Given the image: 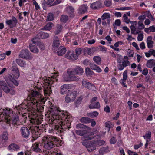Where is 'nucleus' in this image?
<instances>
[{"label":"nucleus","instance_id":"nucleus-32","mask_svg":"<svg viewBox=\"0 0 155 155\" xmlns=\"http://www.w3.org/2000/svg\"><path fill=\"white\" fill-rule=\"evenodd\" d=\"M37 36L40 38V39H45L48 38V34L42 32H41L37 34Z\"/></svg>","mask_w":155,"mask_h":155},{"label":"nucleus","instance_id":"nucleus-30","mask_svg":"<svg viewBox=\"0 0 155 155\" xmlns=\"http://www.w3.org/2000/svg\"><path fill=\"white\" fill-rule=\"evenodd\" d=\"M87 10V7L84 5H81L78 9V13L81 14L84 13Z\"/></svg>","mask_w":155,"mask_h":155},{"label":"nucleus","instance_id":"nucleus-9","mask_svg":"<svg viewBox=\"0 0 155 155\" xmlns=\"http://www.w3.org/2000/svg\"><path fill=\"white\" fill-rule=\"evenodd\" d=\"M73 85L71 84H64L61 87L60 92L62 94H65L67 93V91H69L68 89H71L73 87Z\"/></svg>","mask_w":155,"mask_h":155},{"label":"nucleus","instance_id":"nucleus-1","mask_svg":"<svg viewBox=\"0 0 155 155\" xmlns=\"http://www.w3.org/2000/svg\"><path fill=\"white\" fill-rule=\"evenodd\" d=\"M43 140L44 143L40 144L38 142H36L33 144L32 146V150L36 152H41L42 146L45 149L49 150L53 148L55 146H61L62 141L56 137L48 136L43 138Z\"/></svg>","mask_w":155,"mask_h":155},{"label":"nucleus","instance_id":"nucleus-24","mask_svg":"<svg viewBox=\"0 0 155 155\" xmlns=\"http://www.w3.org/2000/svg\"><path fill=\"white\" fill-rule=\"evenodd\" d=\"M66 51V50L65 48L62 46H60L58 49L57 54L58 55L61 56L64 54Z\"/></svg>","mask_w":155,"mask_h":155},{"label":"nucleus","instance_id":"nucleus-39","mask_svg":"<svg viewBox=\"0 0 155 155\" xmlns=\"http://www.w3.org/2000/svg\"><path fill=\"white\" fill-rule=\"evenodd\" d=\"M22 104H21L18 106H15L14 109H16L19 113L20 111H22L23 110H24L26 109L25 108H24L22 106Z\"/></svg>","mask_w":155,"mask_h":155},{"label":"nucleus","instance_id":"nucleus-53","mask_svg":"<svg viewBox=\"0 0 155 155\" xmlns=\"http://www.w3.org/2000/svg\"><path fill=\"white\" fill-rule=\"evenodd\" d=\"M101 19L102 20H104L106 19H108L110 18V15L108 13H105L101 16Z\"/></svg>","mask_w":155,"mask_h":155},{"label":"nucleus","instance_id":"nucleus-62","mask_svg":"<svg viewBox=\"0 0 155 155\" xmlns=\"http://www.w3.org/2000/svg\"><path fill=\"white\" fill-rule=\"evenodd\" d=\"M128 56L129 57H133L134 55V52L132 50L129 49L127 51Z\"/></svg>","mask_w":155,"mask_h":155},{"label":"nucleus","instance_id":"nucleus-25","mask_svg":"<svg viewBox=\"0 0 155 155\" xmlns=\"http://www.w3.org/2000/svg\"><path fill=\"white\" fill-rule=\"evenodd\" d=\"M146 65L147 67L149 68H152L155 65V60L153 59L148 60Z\"/></svg>","mask_w":155,"mask_h":155},{"label":"nucleus","instance_id":"nucleus-27","mask_svg":"<svg viewBox=\"0 0 155 155\" xmlns=\"http://www.w3.org/2000/svg\"><path fill=\"white\" fill-rule=\"evenodd\" d=\"M90 66L92 69L96 70L98 72H101L102 71L101 69L99 67L94 63H90Z\"/></svg>","mask_w":155,"mask_h":155},{"label":"nucleus","instance_id":"nucleus-6","mask_svg":"<svg viewBox=\"0 0 155 155\" xmlns=\"http://www.w3.org/2000/svg\"><path fill=\"white\" fill-rule=\"evenodd\" d=\"M11 71L15 78H18L20 75L19 71L16 64L15 63L14 61H13L12 64Z\"/></svg>","mask_w":155,"mask_h":155},{"label":"nucleus","instance_id":"nucleus-20","mask_svg":"<svg viewBox=\"0 0 155 155\" xmlns=\"http://www.w3.org/2000/svg\"><path fill=\"white\" fill-rule=\"evenodd\" d=\"M17 23V20L16 18L14 16L12 17V20H7L6 21V24L8 25H12V26L11 27H13L16 26Z\"/></svg>","mask_w":155,"mask_h":155},{"label":"nucleus","instance_id":"nucleus-33","mask_svg":"<svg viewBox=\"0 0 155 155\" xmlns=\"http://www.w3.org/2000/svg\"><path fill=\"white\" fill-rule=\"evenodd\" d=\"M63 28V26L60 24L57 25L54 31V33L55 35H57L59 34L62 31Z\"/></svg>","mask_w":155,"mask_h":155},{"label":"nucleus","instance_id":"nucleus-8","mask_svg":"<svg viewBox=\"0 0 155 155\" xmlns=\"http://www.w3.org/2000/svg\"><path fill=\"white\" fill-rule=\"evenodd\" d=\"M5 79L8 84L12 83L16 86H18L19 84L18 82L12 75L9 74L6 76L5 77Z\"/></svg>","mask_w":155,"mask_h":155},{"label":"nucleus","instance_id":"nucleus-60","mask_svg":"<svg viewBox=\"0 0 155 155\" xmlns=\"http://www.w3.org/2000/svg\"><path fill=\"white\" fill-rule=\"evenodd\" d=\"M32 122H33L35 124H41V120L38 118H35L33 120V121Z\"/></svg>","mask_w":155,"mask_h":155},{"label":"nucleus","instance_id":"nucleus-46","mask_svg":"<svg viewBox=\"0 0 155 155\" xmlns=\"http://www.w3.org/2000/svg\"><path fill=\"white\" fill-rule=\"evenodd\" d=\"M76 127L77 129L78 130H80V129H85L86 128H87V127L86 126H85L83 124H82L81 123H79V124H78L76 125Z\"/></svg>","mask_w":155,"mask_h":155},{"label":"nucleus","instance_id":"nucleus-23","mask_svg":"<svg viewBox=\"0 0 155 155\" xmlns=\"http://www.w3.org/2000/svg\"><path fill=\"white\" fill-rule=\"evenodd\" d=\"M60 45L58 37L54 36L53 39L52 46L53 48H56L58 47Z\"/></svg>","mask_w":155,"mask_h":155},{"label":"nucleus","instance_id":"nucleus-61","mask_svg":"<svg viewBox=\"0 0 155 155\" xmlns=\"http://www.w3.org/2000/svg\"><path fill=\"white\" fill-rule=\"evenodd\" d=\"M104 5L107 6L109 7L111 4V0H105L104 2Z\"/></svg>","mask_w":155,"mask_h":155},{"label":"nucleus","instance_id":"nucleus-48","mask_svg":"<svg viewBox=\"0 0 155 155\" xmlns=\"http://www.w3.org/2000/svg\"><path fill=\"white\" fill-rule=\"evenodd\" d=\"M98 113L97 111L92 112L87 114V116L91 117H96L98 115Z\"/></svg>","mask_w":155,"mask_h":155},{"label":"nucleus","instance_id":"nucleus-18","mask_svg":"<svg viewBox=\"0 0 155 155\" xmlns=\"http://www.w3.org/2000/svg\"><path fill=\"white\" fill-rule=\"evenodd\" d=\"M8 139V134L6 131L4 132L0 137V143H4Z\"/></svg>","mask_w":155,"mask_h":155},{"label":"nucleus","instance_id":"nucleus-13","mask_svg":"<svg viewBox=\"0 0 155 155\" xmlns=\"http://www.w3.org/2000/svg\"><path fill=\"white\" fill-rule=\"evenodd\" d=\"M82 85L86 88L90 90H94L95 89V86L93 84L85 80L82 81Z\"/></svg>","mask_w":155,"mask_h":155},{"label":"nucleus","instance_id":"nucleus-38","mask_svg":"<svg viewBox=\"0 0 155 155\" xmlns=\"http://www.w3.org/2000/svg\"><path fill=\"white\" fill-rule=\"evenodd\" d=\"M114 125L110 121H107L106 122L105 124V127H107L108 128V132H109L111 128L113 127Z\"/></svg>","mask_w":155,"mask_h":155},{"label":"nucleus","instance_id":"nucleus-45","mask_svg":"<svg viewBox=\"0 0 155 155\" xmlns=\"http://www.w3.org/2000/svg\"><path fill=\"white\" fill-rule=\"evenodd\" d=\"M143 21H140L138 23V29L142 30L144 28V25L143 23Z\"/></svg>","mask_w":155,"mask_h":155},{"label":"nucleus","instance_id":"nucleus-47","mask_svg":"<svg viewBox=\"0 0 155 155\" xmlns=\"http://www.w3.org/2000/svg\"><path fill=\"white\" fill-rule=\"evenodd\" d=\"M40 39V38H39L38 36L37 35V37H35L33 38L31 40V41L34 44L36 45L38 44V41L39 39Z\"/></svg>","mask_w":155,"mask_h":155},{"label":"nucleus","instance_id":"nucleus-19","mask_svg":"<svg viewBox=\"0 0 155 155\" xmlns=\"http://www.w3.org/2000/svg\"><path fill=\"white\" fill-rule=\"evenodd\" d=\"M127 70H125L123 73V78L121 79L120 81V83L122 86L124 87H126L127 85H126V81L127 78Z\"/></svg>","mask_w":155,"mask_h":155},{"label":"nucleus","instance_id":"nucleus-5","mask_svg":"<svg viewBox=\"0 0 155 155\" xmlns=\"http://www.w3.org/2000/svg\"><path fill=\"white\" fill-rule=\"evenodd\" d=\"M82 145L85 146L89 152H91L96 149V141H88L83 140L82 142Z\"/></svg>","mask_w":155,"mask_h":155},{"label":"nucleus","instance_id":"nucleus-10","mask_svg":"<svg viewBox=\"0 0 155 155\" xmlns=\"http://www.w3.org/2000/svg\"><path fill=\"white\" fill-rule=\"evenodd\" d=\"M36 127L38 130H35L32 131V137L33 139L31 140L32 142L35 141L37 138L40 137V134H41V132L40 131L41 129L39 127L36 126Z\"/></svg>","mask_w":155,"mask_h":155},{"label":"nucleus","instance_id":"nucleus-52","mask_svg":"<svg viewBox=\"0 0 155 155\" xmlns=\"http://www.w3.org/2000/svg\"><path fill=\"white\" fill-rule=\"evenodd\" d=\"M105 143V141L104 140H99L96 141V145L98 146H101L104 145Z\"/></svg>","mask_w":155,"mask_h":155},{"label":"nucleus","instance_id":"nucleus-34","mask_svg":"<svg viewBox=\"0 0 155 155\" xmlns=\"http://www.w3.org/2000/svg\"><path fill=\"white\" fill-rule=\"evenodd\" d=\"M100 107V104L99 102H97L95 103H91L89 106L90 109L96 108L98 109Z\"/></svg>","mask_w":155,"mask_h":155},{"label":"nucleus","instance_id":"nucleus-43","mask_svg":"<svg viewBox=\"0 0 155 155\" xmlns=\"http://www.w3.org/2000/svg\"><path fill=\"white\" fill-rule=\"evenodd\" d=\"M86 132V130H77L75 131V133L77 134L80 136H83V137Z\"/></svg>","mask_w":155,"mask_h":155},{"label":"nucleus","instance_id":"nucleus-21","mask_svg":"<svg viewBox=\"0 0 155 155\" xmlns=\"http://www.w3.org/2000/svg\"><path fill=\"white\" fill-rule=\"evenodd\" d=\"M0 85L3 90L6 93H8L10 92V89L5 81H1L0 82Z\"/></svg>","mask_w":155,"mask_h":155},{"label":"nucleus","instance_id":"nucleus-17","mask_svg":"<svg viewBox=\"0 0 155 155\" xmlns=\"http://www.w3.org/2000/svg\"><path fill=\"white\" fill-rule=\"evenodd\" d=\"M33 97H27L26 101L27 105L30 106L31 107H33V105H35L37 103L36 99H34Z\"/></svg>","mask_w":155,"mask_h":155},{"label":"nucleus","instance_id":"nucleus-56","mask_svg":"<svg viewBox=\"0 0 155 155\" xmlns=\"http://www.w3.org/2000/svg\"><path fill=\"white\" fill-rule=\"evenodd\" d=\"M31 94H32V96L31 97H35V96H40V97H41V96H40L41 94H40L38 91H32L31 92Z\"/></svg>","mask_w":155,"mask_h":155},{"label":"nucleus","instance_id":"nucleus-54","mask_svg":"<svg viewBox=\"0 0 155 155\" xmlns=\"http://www.w3.org/2000/svg\"><path fill=\"white\" fill-rule=\"evenodd\" d=\"M77 94L78 93L77 91H73L68 93L67 94L66 96H73L74 97H76L77 96Z\"/></svg>","mask_w":155,"mask_h":155},{"label":"nucleus","instance_id":"nucleus-64","mask_svg":"<svg viewBox=\"0 0 155 155\" xmlns=\"http://www.w3.org/2000/svg\"><path fill=\"white\" fill-rule=\"evenodd\" d=\"M123 17L124 18V21L127 24L129 23L130 20L128 19V17L126 16V14H124L123 16Z\"/></svg>","mask_w":155,"mask_h":155},{"label":"nucleus","instance_id":"nucleus-22","mask_svg":"<svg viewBox=\"0 0 155 155\" xmlns=\"http://www.w3.org/2000/svg\"><path fill=\"white\" fill-rule=\"evenodd\" d=\"M71 71H73L74 73L78 75H81L84 72L83 68L80 66H77L74 69H72Z\"/></svg>","mask_w":155,"mask_h":155},{"label":"nucleus","instance_id":"nucleus-37","mask_svg":"<svg viewBox=\"0 0 155 155\" xmlns=\"http://www.w3.org/2000/svg\"><path fill=\"white\" fill-rule=\"evenodd\" d=\"M15 61L21 67H24V65L25 64V61L21 59H16Z\"/></svg>","mask_w":155,"mask_h":155},{"label":"nucleus","instance_id":"nucleus-63","mask_svg":"<svg viewBox=\"0 0 155 155\" xmlns=\"http://www.w3.org/2000/svg\"><path fill=\"white\" fill-rule=\"evenodd\" d=\"M75 53L77 56H78L81 53V49L80 48H77L75 50Z\"/></svg>","mask_w":155,"mask_h":155},{"label":"nucleus","instance_id":"nucleus-36","mask_svg":"<svg viewBox=\"0 0 155 155\" xmlns=\"http://www.w3.org/2000/svg\"><path fill=\"white\" fill-rule=\"evenodd\" d=\"M109 151V147L107 146L105 147H103L100 149L99 152L101 153H104L108 152Z\"/></svg>","mask_w":155,"mask_h":155},{"label":"nucleus","instance_id":"nucleus-31","mask_svg":"<svg viewBox=\"0 0 155 155\" xmlns=\"http://www.w3.org/2000/svg\"><path fill=\"white\" fill-rule=\"evenodd\" d=\"M29 48L30 51L34 53H38L39 52V50L37 47L32 44H29Z\"/></svg>","mask_w":155,"mask_h":155},{"label":"nucleus","instance_id":"nucleus-40","mask_svg":"<svg viewBox=\"0 0 155 155\" xmlns=\"http://www.w3.org/2000/svg\"><path fill=\"white\" fill-rule=\"evenodd\" d=\"M22 104H21L18 106H15L14 109H16L19 113L20 111H22L23 110H24L26 109L25 108H24L22 106Z\"/></svg>","mask_w":155,"mask_h":155},{"label":"nucleus","instance_id":"nucleus-41","mask_svg":"<svg viewBox=\"0 0 155 155\" xmlns=\"http://www.w3.org/2000/svg\"><path fill=\"white\" fill-rule=\"evenodd\" d=\"M93 60L98 65H100L101 64V58L98 56H95L93 58Z\"/></svg>","mask_w":155,"mask_h":155},{"label":"nucleus","instance_id":"nucleus-7","mask_svg":"<svg viewBox=\"0 0 155 155\" xmlns=\"http://www.w3.org/2000/svg\"><path fill=\"white\" fill-rule=\"evenodd\" d=\"M30 129L26 127H22L20 132L22 137L24 138H27L28 137L30 134Z\"/></svg>","mask_w":155,"mask_h":155},{"label":"nucleus","instance_id":"nucleus-29","mask_svg":"<svg viewBox=\"0 0 155 155\" xmlns=\"http://www.w3.org/2000/svg\"><path fill=\"white\" fill-rule=\"evenodd\" d=\"M101 5V2L99 1H97L91 4L90 7L93 9H96L100 7Z\"/></svg>","mask_w":155,"mask_h":155},{"label":"nucleus","instance_id":"nucleus-35","mask_svg":"<svg viewBox=\"0 0 155 155\" xmlns=\"http://www.w3.org/2000/svg\"><path fill=\"white\" fill-rule=\"evenodd\" d=\"M91 119L87 117H83L81 118L80 120V121L83 123H88L91 122Z\"/></svg>","mask_w":155,"mask_h":155},{"label":"nucleus","instance_id":"nucleus-49","mask_svg":"<svg viewBox=\"0 0 155 155\" xmlns=\"http://www.w3.org/2000/svg\"><path fill=\"white\" fill-rule=\"evenodd\" d=\"M51 87H49V88H47L46 89H44V94L47 96L48 95V96H50V94L51 93Z\"/></svg>","mask_w":155,"mask_h":155},{"label":"nucleus","instance_id":"nucleus-12","mask_svg":"<svg viewBox=\"0 0 155 155\" xmlns=\"http://www.w3.org/2000/svg\"><path fill=\"white\" fill-rule=\"evenodd\" d=\"M19 56L22 58L26 59H31L32 57L29 55V51L28 50L25 49L22 50Z\"/></svg>","mask_w":155,"mask_h":155},{"label":"nucleus","instance_id":"nucleus-28","mask_svg":"<svg viewBox=\"0 0 155 155\" xmlns=\"http://www.w3.org/2000/svg\"><path fill=\"white\" fill-rule=\"evenodd\" d=\"M54 26V24L52 22H48L42 28V30L50 31L52 29V27Z\"/></svg>","mask_w":155,"mask_h":155},{"label":"nucleus","instance_id":"nucleus-42","mask_svg":"<svg viewBox=\"0 0 155 155\" xmlns=\"http://www.w3.org/2000/svg\"><path fill=\"white\" fill-rule=\"evenodd\" d=\"M54 15L53 14L50 13L48 14L46 20L48 21H52L54 20Z\"/></svg>","mask_w":155,"mask_h":155},{"label":"nucleus","instance_id":"nucleus-11","mask_svg":"<svg viewBox=\"0 0 155 155\" xmlns=\"http://www.w3.org/2000/svg\"><path fill=\"white\" fill-rule=\"evenodd\" d=\"M74 51L71 52L70 51H68L65 55V57L68 59L74 60L77 59L78 58V56L74 53Z\"/></svg>","mask_w":155,"mask_h":155},{"label":"nucleus","instance_id":"nucleus-14","mask_svg":"<svg viewBox=\"0 0 155 155\" xmlns=\"http://www.w3.org/2000/svg\"><path fill=\"white\" fill-rule=\"evenodd\" d=\"M67 72L70 77V81H77L78 80V77L75 75L76 74L73 71H71V70L69 69L67 70Z\"/></svg>","mask_w":155,"mask_h":155},{"label":"nucleus","instance_id":"nucleus-26","mask_svg":"<svg viewBox=\"0 0 155 155\" xmlns=\"http://www.w3.org/2000/svg\"><path fill=\"white\" fill-rule=\"evenodd\" d=\"M66 10L67 13L69 14L70 16L73 17L74 16V10L72 6H69L66 8Z\"/></svg>","mask_w":155,"mask_h":155},{"label":"nucleus","instance_id":"nucleus-51","mask_svg":"<svg viewBox=\"0 0 155 155\" xmlns=\"http://www.w3.org/2000/svg\"><path fill=\"white\" fill-rule=\"evenodd\" d=\"M151 133L150 131H148L146 133L145 135L143 136V137L144 139H150L151 137Z\"/></svg>","mask_w":155,"mask_h":155},{"label":"nucleus","instance_id":"nucleus-3","mask_svg":"<svg viewBox=\"0 0 155 155\" xmlns=\"http://www.w3.org/2000/svg\"><path fill=\"white\" fill-rule=\"evenodd\" d=\"M49 111L55 115L58 116V117L61 118L62 120L66 121L69 120L67 114L61 113V111L59 110L58 108L57 107H51L50 108Z\"/></svg>","mask_w":155,"mask_h":155},{"label":"nucleus","instance_id":"nucleus-59","mask_svg":"<svg viewBox=\"0 0 155 155\" xmlns=\"http://www.w3.org/2000/svg\"><path fill=\"white\" fill-rule=\"evenodd\" d=\"M75 97H72L70 98V97H65V101L66 103H69L74 101L75 99Z\"/></svg>","mask_w":155,"mask_h":155},{"label":"nucleus","instance_id":"nucleus-16","mask_svg":"<svg viewBox=\"0 0 155 155\" xmlns=\"http://www.w3.org/2000/svg\"><path fill=\"white\" fill-rule=\"evenodd\" d=\"M94 133L93 132H86L83 138L84 140L87 141L88 140H91L93 139L95 136H94Z\"/></svg>","mask_w":155,"mask_h":155},{"label":"nucleus","instance_id":"nucleus-4","mask_svg":"<svg viewBox=\"0 0 155 155\" xmlns=\"http://www.w3.org/2000/svg\"><path fill=\"white\" fill-rule=\"evenodd\" d=\"M71 121L70 120L62 122V125H56L55 129L58 132H63L65 131L66 129L68 130L71 127Z\"/></svg>","mask_w":155,"mask_h":155},{"label":"nucleus","instance_id":"nucleus-55","mask_svg":"<svg viewBox=\"0 0 155 155\" xmlns=\"http://www.w3.org/2000/svg\"><path fill=\"white\" fill-rule=\"evenodd\" d=\"M85 73L87 76L91 75L92 74L93 72L89 68H87L85 69Z\"/></svg>","mask_w":155,"mask_h":155},{"label":"nucleus","instance_id":"nucleus-2","mask_svg":"<svg viewBox=\"0 0 155 155\" xmlns=\"http://www.w3.org/2000/svg\"><path fill=\"white\" fill-rule=\"evenodd\" d=\"M3 110V112H1L0 117L4 118L5 121L8 123H9L12 121V124L15 127L19 120L18 115L12 111L7 110L4 111V110Z\"/></svg>","mask_w":155,"mask_h":155},{"label":"nucleus","instance_id":"nucleus-50","mask_svg":"<svg viewBox=\"0 0 155 155\" xmlns=\"http://www.w3.org/2000/svg\"><path fill=\"white\" fill-rule=\"evenodd\" d=\"M38 101V103L41 105H43L45 104L46 101V98L48 97H39Z\"/></svg>","mask_w":155,"mask_h":155},{"label":"nucleus","instance_id":"nucleus-44","mask_svg":"<svg viewBox=\"0 0 155 155\" xmlns=\"http://www.w3.org/2000/svg\"><path fill=\"white\" fill-rule=\"evenodd\" d=\"M68 17L66 15H62L60 18V21H61L65 23L68 20Z\"/></svg>","mask_w":155,"mask_h":155},{"label":"nucleus","instance_id":"nucleus-57","mask_svg":"<svg viewBox=\"0 0 155 155\" xmlns=\"http://www.w3.org/2000/svg\"><path fill=\"white\" fill-rule=\"evenodd\" d=\"M117 140L116 138L113 137L110 140V143L111 144H115L116 143Z\"/></svg>","mask_w":155,"mask_h":155},{"label":"nucleus","instance_id":"nucleus-58","mask_svg":"<svg viewBox=\"0 0 155 155\" xmlns=\"http://www.w3.org/2000/svg\"><path fill=\"white\" fill-rule=\"evenodd\" d=\"M38 45L40 49L41 50H44L45 49V45L43 43L40 42H39L38 44Z\"/></svg>","mask_w":155,"mask_h":155},{"label":"nucleus","instance_id":"nucleus-15","mask_svg":"<svg viewBox=\"0 0 155 155\" xmlns=\"http://www.w3.org/2000/svg\"><path fill=\"white\" fill-rule=\"evenodd\" d=\"M8 150L12 152L17 151L20 149V146L15 143H12L8 147Z\"/></svg>","mask_w":155,"mask_h":155}]
</instances>
